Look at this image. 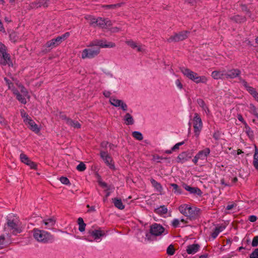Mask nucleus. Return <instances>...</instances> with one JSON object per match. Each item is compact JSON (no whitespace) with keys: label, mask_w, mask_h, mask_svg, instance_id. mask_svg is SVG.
Instances as JSON below:
<instances>
[{"label":"nucleus","mask_w":258,"mask_h":258,"mask_svg":"<svg viewBox=\"0 0 258 258\" xmlns=\"http://www.w3.org/2000/svg\"><path fill=\"white\" fill-rule=\"evenodd\" d=\"M178 210L182 215L190 221L199 219L201 217L202 212L200 208L188 204L180 205Z\"/></svg>","instance_id":"obj_1"},{"label":"nucleus","mask_w":258,"mask_h":258,"mask_svg":"<svg viewBox=\"0 0 258 258\" xmlns=\"http://www.w3.org/2000/svg\"><path fill=\"white\" fill-rule=\"evenodd\" d=\"M33 237L38 242L44 243L54 241V236L45 231L34 228L33 230Z\"/></svg>","instance_id":"obj_2"},{"label":"nucleus","mask_w":258,"mask_h":258,"mask_svg":"<svg viewBox=\"0 0 258 258\" xmlns=\"http://www.w3.org/2000/svg\"><path fill=\"white\" fill-rule=\"evenodd\" d=\"M180 70L185 76L197 84L200 83L205 84L207 82V78L205 76H200L197 73L191 71L189 69L182 68Z\"/></svg>","instance_id":"obj_3"},{"label":"nucleus","mask_w":258,"mask_h":258,"mask_svg":"<svg viewBox=\"0 0 258 258\" xmlns=\"http://www.w3.org/2000/svg\"><path fill=\"white\" fill-rule=\"evenodd\" d=\"M0 64L4 66H13L10 55L7 52V47L2 42H0Z\"/></svg>","instance_id":"obj_4"},{"label":"nucleus","mask_w":258,"mask_h":258,"mask_svg":"<svg viewBox=\"0 0 258 258\" xmlns=\"http://www.w3.org/2000/svg\"><path fill=\"white\" fill-rule=\"evenodd\" d=\"M105 235V233L100 228L99 229H90L87 232L84 239L89 242L97 240Z\"/></svg>","instance_id":"obj_5"},{"label":"nucleus","mask_w":258,"mask_h":258,"mask_svg":"<svg viewBox=\"0 0 258 258\" xmlns=\"http://www.w3.org/2000/svg\"><path fill=\"white\" fill-rule=\"evenodd\" d=\"M193 122L195 135L197 138H198L203 127V122L198 113H195Z\"/></svg>","instance_id":"obj_6"},{"label":"nucleus","mask_w":258,"mask_h":258,"mask_svg":"<svg viewBox=\"0 0 258 258\" xmlns=\"http://www.w3.org/2000/svg\"><path fill=\"white\" fill-rule=\"evenodd\" d=\"M100 53L99 47L86 48L82 52L81 56L83 59L92 58L98 55Z\"/></svg>","instance_id":"obj_7"},{"label":"nucleus","mask_w":258,"mask_h":258,"mask_svg":"<svg viewBox=\"0 0 258 258\" xmlns=\"http://www.w3.org/2000/svg\"><path fill=\"white\" fill-rule=\"evenodd\" d=\"M100 156L102 160L104 161L105 163L108 167L112 170H114L115 169V166L113 162L112 157L108 154V152L104 151H100Z\"/></svg>","instance_id":"obj_8"},{"label":"nucleus","mask_w":258,"mask_h":258,"mask_svg":"<svg viewBox=\"0 0 258 258\" xmlns=\"http://www.w3.org/2000/svg\"><path fill=\"white\" fill-rule=\"evenodd\" d=\"M6 225L10 230H12L14 235H16L22 232V229L18 226L17 221L14 219H7Z\"/></svg>","instance_id":"obj_9"},{"label":"nucleus","mask_w":258,"mask_h":258,"mask_svg":"<svg viewBox=\"0 0 258 258\" xmlns=\"http://www.w3.org/2000/svg\"><path fill=\"white\" fill-rule=\"evenodd\" d=\"M90 46H97L96 47H98L100 46L101 47H109L112 48L115 47V44L113 42H107L106 41L103 40H95L92 41L90 45Z\"/></svg>","instance_id":"obj_10"},{"label":"nucleus","mask_w":258,"mask_h":258,"mask_svg":"<svg viewBox=\"0 0 258 258\" xmlns=\"http://www.w3.org/2000/svg\"><path fill=\"white\" fill-rule=\"evenodd\" d=\"M189 33V32L188 31H184L180 32L178 33H175L174 35L169 37L168 39V42H172L182 41L187 37V35Z\"/></svg>","instance_id":"obj_11"},{"label":"nucleus","mask_w":258,"mask_h":258,"mask_svg":"<svg viewBox=\"0 0 258 258\" xmlns=\"http://www.w3.org/2000/svg\"><path fill=\"white\" fill-rule=\"evenodd\" d=\"M165 231V228L160 224L154 223L150 226V232L156 236L161 235Z\"/></svg>","instance_id":"obj_12"},{"label":"nucleus","mask_w":258,"mask_h":258,"mask_svg":"<svg viewBox=\"0 0 258 258\" xmlns=\"http://www.w3.org/2000/svg\"><path fill=\"white\" fill-rule=\"evenodd\" d=\"M48 1L49 0H35L29 4V7L31 9H36L42 7L46 8L48 6Z\"/></svg>","instance_id":"obj_13"},{"label":"nucleus","mask_w":258,"mask_h":258,"mask_svg":"<svg viewBox=\"0 0 258 258\" xmlns=\"http://www.w3.org/2000/svg\"><path fill=\"white\" fill-rule=\"evenodd\" d=\"M241 74V71L237 69H233L229 70L228 71L225 70V79H234L236 78H239Z\"/></svg>","instance_id":"obj_14"},{"label":"nucleus","mask_w":258,"mask_h":258,"mask_svg":"<svg viewBox=\"0 0 258 258\" xmlns=\"http://www.w3.org/2000/svg\"><path fill=\"white\" fill-rule=\"evenodd\" d=\"M20 160L22 162L30 166L31 169H36L37 167L36 164L31 161L28 157L24 153H21L20 156Z\"/></svg>","instance_id":"obj_15"},{"label":"nucleus","mask_w":258,"mask_h":258,"mask_svg":"<svg viewBox=\"0 0 258 258\" xmlns=\"http://www.w3.org/2000/svg\"><path fill=\"white\" fill-rule=\"evenodd\" d=\"M96 26H98L101 28H108L111 26V22L108 19H102V18L98 17L97 18Z\"/></svg>","instance_id":"obj_16"},{"label":"nucleus","mask_w":258,"mask_h":258,"mask_svg":"<svg viewBox=\"0 0 258 258\" xmlns=\"http://www.w3.org/2000/svg\"><path fill=\"white\" fill-rule=\"evenodd\" d=\"M192 157V153L189 152H183L179 154L177 158L178 163H183Z\"/></svg>","instance_id":"obj_17"},{"label":"nucleus","mask_w":258,"mask_h":258,"mask_svg":"<svg viewBox=\"0 0 258 258\" xmlns=\"http://www.w3.org/2000/svg\"><path fill=\"white\" fill-rule=\"evenodd\" d=\"M183 188L190 194L197 195L199 196H201L202 195V191L201 190L197 187H191L186 184H183Z\"/></svg>","instance_id":"obj_18"},{"label":"nucleus","mask_w":258,"mask_h":258,"mask_svg":"<svg viewBox=\"0 0 258 258\" xmlns=\"http://www.w3.org/2000/svg\"><path fill=\"white\" fill-rule=\"evenodd\" d=\"M212 77L216 80L225 79V70H219L213 71L211 74Z\"/></svg>","instance_id":"obj_19"},{"label":"nucleus","mask_w":258,"mask_h":258,"mask_svg":"<svg viewBox=\"0 0 258 258\" xmlns=\"http://www.w3.org/2000/svg\"><path fill=\"white\" fill-rule=\"evenodd\" d=\"M61 38L59 36L57 37L56 38L52 39L48 41L46 43L47 47H56L62 42Z\"/></svg>","instance_id":"obj_20"},{"label":"nucleus","mask_w":258,"mask_h":258,"mask_svg":"<svg viewBox=\"0 0 258 258\" xmlns=\"http://www.w3.org/2000/svg\"><path fill=\"white\" fill-rule=\"evenodd\" d=\"M126 44L132 47L133 49H137L138 52L144 51V49L141 45L138 44L133 40H129L125 41Z\"/></svg>","instance_id":"obj_21"},{"label":"nucleus","mask_w":258,"mask_h":258,"mask_svg":"<svg viewBox=\"0 0 258 258\" xmlns=\"http://www.w3.org/2000/svg\"><path fill=\"white\" fill-rule=\"evenodd\" d=\"M200 245L198 244H193L187 246L186 252L189 254H194L199 251Z\"/></svg>","instance_id":"obj_22"},{"label":"nucleus","mask_w":258,"mask_h":258,"mask_svg":"<svg viewBox=\"0 0 258 258\" xmlns=\"http://www.w3.org/2000/svg\"><path fill=\"white\" fill-rule=\"evenodd\" d=\"M210 153V150L209 148H207L202 151H200L196 155L199 159L204 160L209 155Z\"/></svg>","instance_id":"obj_23"},{"label":"nucleus","mask_w":258,"mask_h":258,"mask_svg":"<svg viewBox=\"0 0 258 258\" xmlns=\"http://www.w3.org/2000/svg\"><path fill=\"white\" fill-rule=\"evenodd\" d=\"M42 222L46 228L50 229L55 225L56 221L54 218H50L43 220Z\"/></svg>","instance_id":"obj_24"},{"label":"nucleus","mask_w":258,"mask_h":258,"mask_svg":"<svg viewBox=\"0 0 258 258\" xmlns=\"http://www.w3.org/2000/svg\"><path fill=\"white\" fill-rule=\"evenodd\" d=\"M112 202L113 203L114 206L118 208L119 210H123L124 208V206L123 205L121 200L118 198H114L112 199Z\"/></svg>","instance_id":"obj_25"},{"label":"nucleus","mask_w":258,"mask_h":258,"mask_svg":"<svg viewBox=\"0 0 258 258\" xmlns=\"http://www.w3.org/2000/svg\"><path fill=\"white\" fill-rule=\"evenodd\" d=\"M225 228V226H220L216 227L213 232L211 234V236L213 239H215L220 232H222Z\"/></svg>","instance_id":"obj_26"},{"label":"nucleus","mask_w":258,"mask_h":258,"mask_svg":"<svg viewBox=\"0 0 258 258\" xmlns=\"http://www.w3.org/2000/svg\"><path fill=\"white\" fill-rule=\"evenodd\" d=\"M125 123L126 125H132L134 123V120L133 116L129 113H126L123 118Z\"/></svg>","instance_id":"obj_27"},{"label":"nucleus","mask_w":258,"mask_h":258,"mask_svg":"<svg viewBox=\"0 0 258 258\" xmlns=\"http://www.w3.org/2000/svg\"><path fill=\"white\" fill-rule=\"evenodd\" d=\"M151 183L153 186L159 192H161L163 189L161 184L156 181L154 179L152 178L150 180Z\"/></svg>","instance_id":"obj_28"},{"label":"nucleus","mask_w":258,"mask_h":258,"mask_svg":"<svg viewBox=\"0 0 258 258\" xmlns=\"http://www.w3.org/2000/svg\"><path fill=\"white\" fill-rule=\"evenodd\" d=\"M155 212L158 215L166 214L168 212V209L165 206H161L155 210Z\"/></svg>","instance_id":"obj_29"},{"label":"nucleus","mask_w":258,"mask_h":258,"mask_svg":"<svg viewBox=\"0 0 258 258\" xmlns=\"http://www.w3.org/2000/svg\"><path fill=\"white\" fill-rule=\"evenodd\" d=\"M28 124L30 126V129L33 132L37 134L40 132V128L38 127V125L35 123V122L32 120H29V123Z\"/></svg>","instance_id":"obj_30"},{"label":"nucleus","mask_w":258,"mask_h":258,"mask_svg":"<svg viewBox=\"0 0 258 258\" xmlns=\"http://www.w3.org/2000/svg\"><path fill=\"white\" fill-rule=\"evenodd\" d=\"M77 222L79 225V230L81 232H84L85 230L86 224L84 222L83 219L79 217L78 219Z\"/></svg>","instance_id":"obj_31"},{"label":"nucleus","mask_w":258,"mask_h":258,"mask_svg":"<svg viewBox=\"0 0 258 258\" xmlns=\"http://www.w3.org/2000/svg\"><path fill=\"white\" fill-rule=\"evenodd\" d=\"M68 124L72 127L76 128H80L81 127V124L78 121L71 119H68Z\"/></svg>","instance_id":"obj_32"},{"label":"nucleus","mask_w":258,"mask_h":258,"mask_svg":"<svg viewBox=\"0 0 258 258\" xmlns=\"http://www.w3.org/2000/svg\"><path fill=\"white\" fill-rule=\"evenodd\" d=\"M85 18L89 21V24L90 25L94 27H96L97 23L96 21H97V19H96L95 17L91 15H87L85 16Z\"/></svg>","instance_id":"obj_33"},{"label":"nucleus","mask_w":258,"mask_h":258,"mask_svg":"<svg viewBox=\"0 0 258 258\" xmlns=\"http://www.w3.org/2000/svg\"><path fill=\"white\" fill-rule=\"evenodd\" d=\"M121 101L122 100L116 99L114 97H111L109 99L110 103L116 107H119V105L121 102Z\"/></svg>","instance_id":"obj_34"},{"label":"nucleus","mask_w":258,"mask_h":258,"mask_svg":"<svg viewBox=\"0 0 258 258\" xmlns=\"http://www.w3.org/2000/svg\"><path fill=\"white\" fill-rule=\"evenodd\" d=\"M9 242L7 241L4 235L0 236V248L2 249L9 245Z\"/></svg>","instance_id":"obj_35"},{"label":"nucleus","mask_w":258,"mask_h":258,"mask_svg":"<svg viewBox=\"0 0 258 258\" xmlns=\"http://www.w3.org/2000/svg\"><path fill=\"white\" fill-rule=\"evenodd\" d=\"M231 20L234 21L237 23H241L242 22H244L246 20V19L244 17H241L239 15L234 16L231 18Z\"/></svg>","instance_id":"obj_36"},{"label":"nucleus","mask_w":258,"mask_h":258,"mask_svg":"<svg viewBox=\"0 0 258 258\" xmlns=\"http://www.w3.org/2000/svg\"><path fill=\"white\" fill-rule=\"evenodd\" d=\"M132 136L135 139L138 141H142L143 139V135L138 131L133 132Z\"/></svg>","instance_id":"obj_37"},{"label":"nucleus","mask_w":258,"mask_h":258,"mask_svg":"<svg viewBox=\"0 0 258 258\" xmlns=\"http://www.w3.org/2000/svg\"><path fill=\"white\" fill-rule=\"evenodd\" d=\"M15 95H16L17 99L19 100L21 103H22L23 104H26V99L20 93H15Z\"/></svg>","instance_id":"obj_38"},{"label":"nucleus","mask_w":258,"mask_h":258,"mask_svg":"<svg viewBox=\"0 0 258 258\" xmlns=\"http://www.w3.org/2000/svg\"><path fill=\"white\" fill-rule=\"evenodd\" d=\"M170 186L173 187V190L174 193L180 194H181V189L179 187V186L175 183H171L170 184Z\"/></svg>","instance_id":"obj_39"},{"label":"nucleus","mask_w":258,"mask_h":258,"mask_svg":"<svg viewBox=\"0 0 258 258\" xmlns=\"http://www.w3.org/2000/svg\"><path fill=\"white\" fill-rule=\"evenodd\" d=\"M248 92L258 102V93L256 91L255 89L252 87Z\"/></svg>","instance_id":"obj_40"},{"label":"nucleus","mask_w":258,"mask_h":258,"mask_svg":"<svg viewBox=\"0 0 258 258\" xmlns=\"http://www.w3.org/2000/svg\"><path fill=\"white\" fill-rule=\"evenodd\" d=\"M175 248L172 244H170L167 248L166 252L169 255H173L175 253Z\"/></svg>","instance_id":"obj_41"},{"label":"nucleus","mask_w":258,"mask_h":258,"mask_svg":"<svg viewBox=\"0 0 258 258\" xmlns=\"http://www.w3.org/2000/svg\"><path fill=\"white\" fill-rule=\"evenodd\" d=\"M120 6H121L120 4H113V5H104V6H103V7L107 9H115L120 7Z\"/></svg>","instance_id":"obj_42"},{"label":"nucleus","mask_w":258,"mask_h":258,"mask_svg":"<svg viewBox=\"0 0 258 258\" xmlns=\"http://www.w3.org/2000/svg\"><path fill=\"white\" fill-rule=\"evenodd\" d=\"M249 108L251 113H252L257 119H258V112L257 111V108L253 105L250 104Z\"/></svg>","instance_id":"obj_43"},{"label":"nucleus","mask_w":258,"mask_h":258,"mask_svg":"<svg viewBox=\"0 0 258 258\" xmlns=\"http://www.w3.org/2000/svg\"><path fill=\"white\" fill-rule=\"evenodd\" d=\"M239 81H240V82H241V83H242L243 85V86H244V87L246 88V90H247V91H248L249 90V89H251V88H252V87L249 86L248 85V84H247V82H246L245 80H244L242 79L241 77H239Z\"/></svg>","instance_id":"obj_44"},{"label":"nucleus","mask_w":258,"mask_h":258,"mask_svg":"<svg viewBox=\"0 0 258 258\" xmlns=\"http://www.w3.org/2000/svg\"><path fill=\"white\" fill-rule=\"evenodd\" d=\"M76 169L79 171H84L86 169V166L83 162H81L77 165Z\"/></svg>","instance_id":"obj_45"},{"label":"nucleus","mask_w":258,"mask_h":258,"mask_svg":"<svg viewBox=\"0 0 258 258\" xmlns=\"http://www.w3.org/2000/svg\"><path fill=\"white\" fill-rule=\"evenodd\" d=\"M59 180L60 182L64 184L68 185L70 184V181L69 179L66 177L62 176L60 178Z\"/></svg>","instance_id":"obj_46"},{"label":"nucleus","mask_w":258,"mask_h":258,"mask_svg":"<svg viewBox=\"0 0 258 258\" xmlns=\"http://www.w3.org/2000/svg\"><path fill=\"white\" fill-rule=\"evenodd\" d=\"M118 107H120V108L124 111H125L127 110V105L122 100L119 104Z\"/></svg>","instance_id":"obj_47"},{"label":"nucleus","mask_w":258,"mask_h":258,"mask_svg":"<svg viewBox=\"0 0 258 258\" xmlns=\"http://www.w3.org/2000/svg\"><path fill=\"white\" fill-rule=\"evenodd\" d=\"M258 162V149L255 147L252 163H255V162Z\"/></svg>","instance_id":"obj_48"},{"label":"nucleus","mask_w":258,"mask_h":258,"mask_svg":"<svg viewBox=\"0 0 258 258\" xmlns=\"http://www.w3.org/2000/svg\"><path fill=\"white\" fill-rule=\"evenodd\" d=\"M184 144V141H182L179 143L176 144L172 148V150L173 151H175L178 150L179 148V146L183 145Z\"/></svg>","instance_id":"obj_49"},{"label":"nucleus","mask_w":258,"mask_h":258,"mask_svg":"<svg viewBox=\"0 0 258 258\" xmlns=\"http://www.w3.org/2000/svg\"><path fill=\"white\" fill-rule=\"evenodd\" d=\"M10 40L15 42L17 41V34L15 32H13L11 34H10Z\"/></svg>","instance_id":"obj_50"},{"label":"nucleus","mask_w":258,"mask_h":258,"mask_svg":"<svg viewBox=\"0 0 258 258\" xmlns=\"http://www.w3.org/2000/svg\"><path fill=\"white\" fill-rule=\"evenodd\" d=\"M250 258H258V248H256L250 254Z\"/></svg>","instance_id":"obj_51"},{"label":"nucleus","mask_w":258,"mask_h":258,"mask_svg":"<svg viewBox=\"0 0 258 258\" xmlns=\"http://www.w3.org/2000/svg\"><path fill=\"white\" fill-rule=\"evenodd\" d=\"M251 245L253 247H256L258 245V236L253 237Z\"/></svg>","instance_id":"obj_52"},{"label":"nucleus","mask_w":258,"mask_h":258,"mask_svg":"<svg viewBox=\"0 0 258 258\" xmlns=\"http://www.w3.org/2000/svg\"><path fill=\"white\" fill-rule=\"evenodd\" d=\"M180 221L177 219H174L172 222V225L173 227H178L179 225Z\"/></svg>","instance_id":"obj_53"},{"label":"nucleus","mask_w":258,"mask_h":258,"mask_svg":"<svg viewBox=\"0 0 258 258\" xmlns=\"http://www.w3.org/2000/svg\"><path fill=\"white\" fill-rule=\"evenodd\" d=\"M164 158L158 155H154L153 156V160L157 161V162H160V160L163 159Z\"/></svg>","instance_id":"obj_54"},{"label":"nucleus","mask_w":258,"mask_h":258,"mask_svg":"<svg viewBox=\"0 0 258 258\" xmlns=\"http://www.w3.org/2000/svg\"><path fill=\"white\" fill-rule=\"evenodd\" d=\"M197 103L201 107H204L206 105L204 101L202 99H198Z\"/></svg>","instance_id":"obj_55"},{"label":"nucleus","mask_w":258,"mask_h":258,"mask_svg":"<svg viewBox=\"0 0 258 258\" xmlns=\"http://www.w3.org/2000/svg\"><path fill=\"white\" fill-rule=\"evenodd\" d=\"M20 88L21 89V92L23 93L24 96H26L28 94V92L27 91V89L25 88L23 86H20Z\"/></svg>","instance_id":"obj_56"},{"label":"nucleus","mask_w":258,"mask_h":258,"mask_svg":"<svg viewBox=\"0 0 258 258\" xmlns=\"http://www.w3.org/2000/svg\"><path fill=\"white\" fill-rule=\"evenodd\" d=\"M70 36V33L69 32H66L64 34L62 35L61 36H60L59 37L61 38L62 41L64 40L67 38H68Z\"/></svg>","instance_id":"obj_57"},{"label":"nucleus","mask_w":258,"mask_h":258,"mask_svg":"<svg viewBox=\"0 0 258 258\" xmlns=\"http://www.w3.org/2000/svg\"><path fill=\"white\" fill-rule=\"evenodd\" d=\"M20 113L22 117L24 118L27 117L28 116V114L25 111L24 109L20 110Z\"/></svg>","instance_id":"obj_58"},{"label":"nucleus","mask_w":258,"mask_h":258,"mask_svg":"<svg viewBox=\"0 0 258 258\" xmlns=\"http://www.w3.org/2000/svg\"><path fill=\"white\" fill-rule=\"evenodd\" d=\"M175 84L176 85L177 87L180 89H181L182 88V85L179 79L176 80Z\"/></svg>","instance_id":"obj_59"},{"label":"nucleus","mask_w":258,"mask_h":258,"mask_svg":"<svg viewBox=\"0 0 258 258\" xmlns=\"http://www.w3.org/2000/svg\"><path fill=\"white\" fill-rule=\"evenodd\" d=\"M248 220L251 222H254L256 221L257 217L254 215H251L249 217Z\"/></svg>","instance_id":"obj_60"},{"label":"nucleus","mask_w":258,"mask_h":258,"mask_svg":"<svg viewBox=\"0 0 258 258\" xmlns=\"http://www.w3.org/2000/svg\"><path fill=\"white\" fill-rule=\"evenodd\" d=\"M60 118L63 120H66V123L68 124V120L71 119L70 118L68 117L65 114H61L60 115Z\"/></svg>","instance_id":"obj_61"},{"label":"nucleus","mask_w":258,"mask_h":258,"mask_svg":"<svg viewBox=\"0 0 258 258\" xmlns=\"http://www.w3.org/2000/svg\"><path fill=\"white\" fill-rule=\"evenodd\" d=\"M4 80H5L6 84L8 85L9 88H10V87H11L10 85H13L12 82L7 78H5Z\"/></svg>","instance_id":"obj_62"},{"label":"nucleus","mask_w":258,"mask_h":258,"mask_svg":"<svg viewBox=\"0 0 258 258\" xmlns=\"http://www.w3.org/2000/svg\"><path fill=\"white\" fill-rule=\"evenodd\" d=\"M220 183L222 185H223L224 186H230L231 185L229 183L225 182V180L224 178H222L220 180Z\"/></svg>","instance_id":"obj_63"},{"label":"nucleus","mask_w":258,"mask_h":258,"mask_svg":"<svg viewBox=\"0 0 258 258\" xmlns=\"http://www.w3.org/2000/svg\"><path fill=\"white\" fill-rule=\"evenodd\" d=\"M108 144V142H107V141H103L102 142H101V144H100V146L102 147V148H106L107 145Z\"/></svg>","instance_id":"obj_64"}]
</instances>
